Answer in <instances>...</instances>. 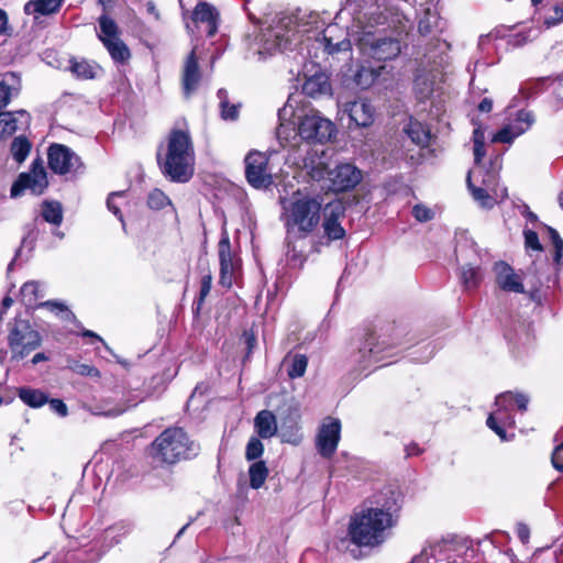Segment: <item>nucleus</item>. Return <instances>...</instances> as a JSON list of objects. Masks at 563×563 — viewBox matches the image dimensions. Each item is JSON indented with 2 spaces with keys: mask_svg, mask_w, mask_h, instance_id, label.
<instances>
[{
  "mask_svg": "<svg viewBox=\"0 0 563 563\" xmlns=\"http://www.w3.org/2000/svg\"><path fill=\"white\" fill-rule=\"evenodd\" d=\"M49 408L56 412L59 417H66L68 413V409L66 404L60 399H51L47 401Z\"/></svg>",
  "mask_w": 563,
  "mask_h": 563,
  "instance_id": "nucleus-55",
  "label": "nucleus"
},
{
  "mask_svg": "<svg viewBox=\"0 0 563 563\" xmlns=\"http://www.w3.org/2000/svg\"><path fill=\"white\" fill-rule=\"evenodd\" d=\"M147 205L151 209L161 210L170 205V200L161 189L156 188L148 194Z\"/></svg>",
  "mask_w": 563,
  "mask_h": 563,
  "instance_id": "nucleus-46",
  "label": "nucleus"
},
{
  "mask_svg": "<svg viewBox=\"0 0 563 563\" xmlns=\"http://www.w3.org/2000/svg\"><path fill=\"white\" fill-rule=\"evenodd\" d=\"M391 349L386 340H378L374 333H369L351 354L350 362L356 369L365 371L391 356Z\"/></svg>",
  "mask_w": 563,
  "mask_h": 563,
  "instance_id": "nucleus-7",
  "label": "nucleus"
},
{
  "mask_svg": "<svg viewBox=\"0 0 563 563\" xmlns=\"http://www.w3.org/2000/svg\"><path fill=\"white\" fill-rule=\"evenodd\" d=\"M461 282L466 289H475L482 282L479 266L464 265L460 274Z\"/></svg>",
  "mask_w": 563,
  "mask_h": 563,
  "instance_id": "nucleus-39",
  "label": "nucleus"
},
{
  "mask_svg": "<svg viewBox=\"0 0 563 563\" xmlns=\"http://www.w3.org/2000/svg\"><path fill=\"white\" fill-rule=\"evenodd\" d=\"M495 180H497V178ZM490 191L493 194V197H496V203L498 201L505 200L508 197L507 188L505 186H499L497 181H494L490 185Z\"/></svg>",
  "mask_w": 563,
  "mask_h": 563,
  "instance_id": "nucleus-57",
  "label": "nucleus"
},
{
  "mask_svg": "<svg viewBox=\"0 0 563 563\" xmlns=\"http://www.w3.org/2000/svg\"><path fill=\"white\" fill-rule=\"evenodd\" d=\"M32 148V143L25 136H16L13 139L10 152L13 159L21 164L29 156Z\"/></svg>",
  "mask_w": 563,
  "mask_h": 563,
  "instance_id": "nucleus-40",
  "label": "nucleus"
},
{
  "mask_svg": "<svg viewBox=\"0 0 563 563\" xmlns=\"http://www.w3.org/2000/svg\"><path fill=\"white\" fill-rule=\"evenodd\" d=\"M124 192L123 191H115L112 192L108 199H107V207L108 209L120 220L123 221V216L120 211L119 206L115 203V199L123 198Z\"/></svg>",
  "mask_w": 563,
  "mask_h": 563,
  "instance_id": "nucleus-52",
  "label": "nucleus"
},
{
  "mask_svg": "<svg viewBox=\"0 0 563 563\" xmlns=\"http://www.w3.org/2000/svg\"><path fill=\"white\" fill-rule=\"evenodd\" d=\"M341 439V421L338 418L327 417L319 427L316 437L318 453L330 459L335 453Z\"/></svg>",
  "mask_w": 563,
  "mask_h": 563,
  "instance_id": "nucleus-13",
  "label": "nucleus"
},
{
  "mask_svg": "<svg viewBox=\"0 0 563 563\" xmlns=\"http://www.w3.org/2000/svg\"><path fill=\"white\" fill-rule=\"evenodd\" d=\"M552 465L559 472H563V445H558L552 454Z\"/></svg>",
  "mask_w": 563,
  "mask_h": 563,
  "instance_id": "nucleus-58",
  "label": "nucleus"
},
{
  "mask_svg": "<svg viewBox=\"0 0 563 563\" xmlns=\"http://www.w3.org/2000/svg\"><path fill=\"white\" fill-rule=\"evenodd\" d=\"M21 300L27 308L38 307V300L45 296L43 284L31 280L23 284L20 290Z\"/></svg>",
  "mask_w": 563,
  "mask_h": 563,
  "instance_id": "nucleus-29",
  "label": "nucleus"
},
{
  "mask_svg": "<svg viewBox=\"0 0 563 563\" xmlns=\"http://www.w3.org/2000/svg\"><path fill=\"white\" fill-rule=\"evenodd\" d=\"M515 405L518 407L520 411H526L529 402V398L523 394L515 395Z\"/></svg>",
  "mask_w": 563,
  "mask_h": 563,
  "instance_id": "nucleus-60",
  "label": "nucleus"
},
{
  "mask_svg": "<svg viewBox=\"0 0 563 563\" xmlns=\"http://www.w3.org/2000/svg\"><path fill=\"white\" fill-rule=\"evenodd\" d=\"M416 97L420 101L429 99L433 93V80L426 75L417 76L413 85Z\"/></svg>",
  "mask_w": 563,
  "mask_h": 563,
  "instance_id": "nucleus-42",
  "label": "nucleus"
},
{
  "mask_svg": "<svg viewBox=\"0 0 563 563\" xmlns=\"http://www.w3.org/2000/svg\"><path fill=\"white\" fill-rule=\"evenodd\" d=\"M288 115H292V108L286 103L278 110L279 125L276 131L277 137L284 147H295L299 140L307 144H324L330 141L335 132L333 122L317 110L311 109L299 115L296 129H291L286 123Z\"/></svg>",
  "mask_w": 563,
  "mask_h": 563,
  "instance_id": "nucleus-2",
  "label": "nucleus"
},
{
  "mask_svg": "<svg viewBox=\"0 0 563 563\" xmlns=\"http://www.w3.org/2000/svg\"><path fill=\"white\" fill-rule=\"evenodd\" d=\"M412 216L419 222H427L433 219L434 213L430 208L423 205H416L412 208Z\"/></svg>",
  "mask_w": 563,
  "mask_h": 563,
  "instance_id": "nucleus-51",
  "label": "nucleus"
},
{
  "mask_svg": "<svg viewBox=\"0 0 563 563\" xmlns=\"http://www.w3.org/2000/svg\"><path fill=\"white\" fill-rule=\"evenodd\" d=\"M192 19L195 22L207 23L208 26L210 27V31H209L210 34H212L214 32L217 12L212 5H210L206 2L198 3L194 10Z\"/></svg>",
  "mask_w": 563,
  "mask_h": 563,
  "instance_id": "nucleus-34",
  "label": "nucleus"
},
{
  "mask_svg": "<svg viewBox=\"0 0 563 563\" xmlns=\"http://www.w3.org/2000/svg\"><path fill=\"white\" fill-rule=\"evenodd\" d=\"M442 22L435 8L427 7L418 16V31L421 35H431L442 31Z\"/></svg>",
  "mask_w": 563,
  "mask_h": 563,
  "instance_id": "nucleus-28",
  "label": "nucleus"
},
{
  "mask_svg": "<svg viewBox=\"0 0 563 563\" xmlns=\"http://www.w3.org/2000/svg\"><path fill=\"white\" fill-rule=\"evenodd\" d=\"M374 504L355 512L351 518L349 536L352 543L358 547L380 545L385 542L388 531L397 525L400 506L393 490L380 493Z\"/></svg>",
  "mask_w": 563,
  "mask_h": 563,
  "instance_id": "nucleus-1",
  "label": "nucleus"
},
{
  "mask_svg": "<svg viewBox=\"0 0 563 563\" xmlns=\"http://www.w3.org/2000/svg\"><path fill=\"white\" fill-rule=\"evenodd\" d=\"M30 114L24 110L0 112V136H9L19 130L27 128Z\"/></svg>",
  "mask_w": 563,
  "mask_h": 563,
  "instance_id": "nucleus-25",
  "label": "nucleus"
},
{
  "mask_svg": "<svg viewBox=\"0 0 563 563\" xmlns=\"http://www.w3.org/2000/svg\"><path fill=\"white\" fill-rule=\"evenodd\" d=\"M212 285V276L210 273L201 277L199 305H201L205 298L209 295Z\"/></svg>",
  "mask_w": 563,
  "mask_h": 563,
  "instance_id": "nucleus-53",
  "label": "nucleus"
},
{
  "mask_svg": "<svg viewBox=\"0 0 563 563\" xmlns=\"http://www.w3.org/2000/svg\"><path fill=\"white\" fill-rule=\"evenodd\" d=\"M133 529L129 521H119L104 530V540L109 547H113L121 542Z\"/></svg>",
  "mask_w": 563,
  "mask_h": 563,
  "instance_id": "nucleus-33",
  "label": "nucleus"
},
{
  "mask_svg": "<svg viewBox=\"0 0 563 563\" xmlns=\"http://www.w3.org/2000/svg\"><path fill=\"white\" fill-rule=\"evenodd\" d=\"M269 474L264 461L253 462L249 467L250 486L253 489L261 488Z\"/></svg>",
  "mask_w": 563,
  "mask_h": 563,
  "instance_id": "nucleus-37",
  "label": "nucleus"
},
{
  "mask_svg": "<svg viewBox=\"0 0 563 563\" xmlns=\"http://www.w3.org/2000/svg\"><path fill=\"white\" fill-rule=\"evenodd\" d=\"M362 180V173L352 164H341L334 169H329L325 177L327 188L335 191H346L354 188Z\"/></svg>",
  "mask_w": 563,
  "mask_h": 563,
  "instance_id": "nucleus-14",
  "label": "nucleus"
},
{
  "mask_svg": "<svg viewBox=\"0 0 563 563\" xmlns=\"http://www.w3.org/2000/svg\"><path fill=\"white\" fill-rule=\"evenodd\" d=\"M218 253L220 260V284L224 287H231L239 268V260L231 252L228 232H223L221 235Z\"/></svg>",
  "mask_w": 563,
  "mask_h": 563,
  "instance_id": "nucleus-17",
  "label": "nucleus"
},
{
  "mask_svg": "<svg viewBox=\"0 0 563 563\" xmlns=\"http://www.w3.org/2000/svg\"><path fill=\"white\" fill-rule=\"evenodd\" d=\"M99 40L115 63L124 64L131 57L129 47L119 36V27L113 19L102 14L99 20Z\"/></svg>",
  "mask_w": 563,
  "mask_h": 563,
  "instance_id": "nucleus-8",
  "label": "nucleus"
},
{
  "mask_svg": "<svg viewBox=\"0 0 563 563\" xmlns=\"http://www.w3.org/2000/svg\"><path fill=\"white\" fill-rule=\"evenodd\" d=\"M404 131L408 137L418 146H428L430 141V130L421 122L410 119Z\"/></svg>",
  "mask_w": 563,
  "mask_h": 563,
  "instance_id": "nucleus-31",
  "label": "nucleus"
},
{
  "mask_svg": "<svg viewBox=\"0 0 563 563\" xmlns=\"http://www.w3.org/2000/svg\"><path fill=\"white\" fill-rule=\"evenodd\" d=\"M344 206L341 201H332L323 208L322 228L324 235L329 241L341 240L345 236V230L341 225V219L344 218Z\"/></svg>",
  "mask_w": 563,
  "mask_h": 563,
  "instance_id": "nucleus-20",
  "label": "nucleus"
},
{
  "mask_svg": "<svg viewBox=\"0 0 563 563\" xmlns=\"http://www.w3.org/2000/svg\"><path fill=\"white\" fill-rule=\"evenodd\" d=\"M70 71L80 79H92L97 76L100 67L96 64L89 63L88 60L71 59Z\"/></svg>",
  "mask_w": 563,
  "mask_h": 563,
  "instance_id": "nucleus-36",
  "label": "nucleus"
},
{
  "mask_svg": "<svg viewBox=\"0 0 563 563\" xmlns=\"http://www.w3.org/2000/svg\"><path fill=\"white\" fill-rule=\"evenodd\" d=\"M199 451L200 445L179 427L167 428L150 446L151 456L155 461L168 465L196 457Z\"/></svg>",
  "mask_w": 563,
  "mask_h": 563,
  "instance_id": "nucleus-4",
  "label": "nucleus"
},
{
  "mask_svg": "<svg viewBox=\"0 0 563 563\" xmlns=\"http://www.w3.org/2000/svg\"><path fill=\"white\" fill-rule=\"evenodd\" d=\"M298 40L297 24L290 16L280 18L266 35L277 49H288Z\"/></svg>",
  "mask_w": 563,
  "mask_h": 563,
  "instance_id": "nucleus-19",
  "label": "nucleus"
},
{
  "mask_svg": "<svg viewBox=\"0 0 563 563\" xmlns=\"http://www.w3.org/2000/svg\"><path fill=\"white\" fill-rule=\"evenodd\" d=\"M42 342L41 334L32 328L29 321L16 319L11 324L8 335V345L11 351V358L23 360L31 352L36 350Z\"/></svg>",
  "mask_w": 563,
  "mask_h": 563,
  "instance_id": "nucleus-6",
  "label": "nucleus"
},
{
  "mask_svg": "<svg viewBox=\"0 0 563 563\" xmlns=\"http://www.w3.org/2000/svg\"><path fill=\"white\" fill-rule=\"evenodd\" d=\"M70 369L81 376L99 377L100 372L95 366L84 363H74L70 365Z\"/></svg>",
  "mask_w": 563,
  "mask_h": 563,
  "instance_id": "nucleus-49",
  "label": "nucleus"
},
{
  "mask_svg": "<svg viewBox=\"0 0 563 563\" xmlns=\"http://www.w3.org/2000/svg\"><path fill=\"white\" fill-rule=\"evenodd\" d=\"M264 453V445L258 437H251L245 448V459L256 462Z\"/></svg>",
  "mask_w": 563,
  "mask_h": 563,
  "instance_id": "nucleus-44",
  "label": "nucleus"
},
{
  "mask_svg": "<svg viewBox=\"0 0 563 563\" xmlns=\"http://www.w3.org/2000/svg\"><path fill=\"white\" fill-rule=\"evenodd\" d=\"M379 76V69L362 67L355 75V82L362 89L371 87Z\"/></svg>",
  "mask_w": 563,
  "mask_h": 563,
  "instance_id": "nucleus-43",
  "label": "nucleus"
},
{
  "mask_svg": "<svg viewBox=\"0 0 563 563\" xmlns=\"http://www.w3.org/2000/svg\"><path fill=\"white\" fill-rule=\"evenodd\" d=\"M245 177L255 189H267L274 183L273 174L268 166V156L258 151H251L245 159Z\"/></svg>",
  "mask_w": 563,
  "mask_h": 563,
  "instance_id": "nucleus-10",
  "label": "nucleus"
},
{
  "mask_svg": "<svg viewBox=\"0 0 563 563\" xmlns=\"http://www.w3.org/2000/svg\"><path fill=\"white\" fill-rule=\"evenodd\" d=\"M307 174L317 181H324L329 173V155L325 150L311 148L302 161Z\"/></svg>",
  "mask_w": 563,
  "mask_h": 563,
  "instance_id": "nucleus-21",
  "label": "nucleus"
},
{
  "mask_svg": "<svg viewBox=\"0 0 563 563\" xmlns=\"http://www.w3.org/2000/svg\"><path fill=\"white\" fill-rule=\"evenodd\" d=\"M563 21V8L560 5H555L553 8V15L545 18L544 23L547 26H553Z\"/></svg>",
  "mask_w": 563,
  "mask_h": 563,
  "instance_id": "nucleus-56",
  "label": "nucleus"
},
{
  "mask_svg": "<svg viewBox=\"0 0 563 563\" xmlns=\"http://www.w3.org/2000/svg\"><path fill=\"white\" fill-rule=\"evenodd\" d=\"M331 90V85L328 76L322 71H317L306 78L302 85V92L309 97L316 98L318 96L327 95Z\"/></svg>",
  "mask_w": 563,
  "mask_h": 563,
  "instance_id": "nucleus-27",
  "label": "nucleus"
},
{
  "mask_svg": "<svg viewBox=\"0 0 563 563\" xmlns=\"http://www.w3.org/2000/svg\"><path fill=\"white\" fill-rule=\"evenodd\" d=\"M322 205L318 198L301 197L285 207V223L302 236L311 234L319 225Z\"/></svg>",
  "mask_w": 563,
  "mask_h": 563,
  "instance_id": "nucleus-5",
  "label": "nucleus"
},
{
  "mask_svg": "<svg viewBox=\"0 0 563 563\" xmlns=\"http://www.w3.org/2000/svg\"><path fill=\"white\" fill-rule=\"evenodd\" d=\"M195 148L188 129H173L165 152L157 153L162 174L174 183H187L195 173Z\"/></svg>",
  "mask_w": 563,
  "mask_h": 563,
  "instance_id": "nucleus-3",
  "label": "nucleus"
},
{
  "mask_svg": "<svg viewBox=\"0 0 563 563\" xmlns=\"http://www.w3.org/2000/svg\"><path fill=\"white\" fill-rule=\"evenodd\" d=\"M334 29H335V26H328L324 31V34L322 37L324 49L328 52V54H334V53L350 51L351 49V40L344 37L342 40L333 42L331 33Z\"/></svg>",
  "mask_w": 563,
  "mask_h": 563,
  "instance_id": "nucleus-38",
  "label": "nucleus"
},
{
  "mask_svg": "<svg viewBox=\"0 0 563 563\" xmlns=\"http://www.w3.org/2000/svg\"><path fill=\"white\" fill-rule=\"evenodd\" d=\"M485 156V143L474 145V162L478 170L482 168V161Z\"/></svg>",
  "mask_w": 563,
  "mask_h": 563,
  "instance_id": "nucleus-59",
  "label": "nucleus"
},
{
  "mask_svg": "<svg viewBox=\"0 0 563 563\" xmlns=\"http://www.w3.org/2000/svg\"><path fill=\"white\" fill-rule=\"evenodd\" d=\"M38 307L47 308L49 311L55 314H62V318L65 320H69L74 318L73 312L60 301L56 300H47L38 303Z\"/></svg>",
  "mask_w": 563,
  "mask_h": 563,
  "instance_id": "nucleus-47",
  "label": "nucleus"
},
{
  "mask_svg": "<svg viewBox=\"0 0 563 563\" xmlns=\"http://www.w3.org/2000/svg\"><path fill=\"white\" fill-rule=\"evenodd\" d=\"M492 170L488 172L487 178H483V184L485 185V188L483 187H475L472 184V175H475L477 170L468 172L467 175V186L472 192V196L475 201L478 202V205L486 209H492L496 205V197H493V194L490 191V185L495 181L496 177L498 176V172L500 169V158L498 156L495 157L494 161L490 162Z\"/></svg>",
  "mask_w": 563,
  "mask_h": 563,
  "instance_id": "nucleus-16",
  "label": "nucleus"
},
{
  "mask_svg": "<svg viewBox=\"0 0 563 563\" xmlns=\"http://www.w3.org/2000/svg\"><path fill=\"white\" fill-rule=\"evenodd\" d=\"M254 429L261 439H271L277 433L276 416L269 410H261L254 418Z\"/></svg>",
  "mask_w": 563,
  "mask_h": 563,
  "instance_id": "nucleus-26",
  "label": "nucleus"
},
{
  "mask_svg": "<svg viewBox=\"0 0 563 563\" xmlns=\"http://www.w3.org/2000/svg\"><path fill=\"white\" fill-rule=\"evenodd\" d=\"M468 551L473 552L466 544L444 541L430 547L426 555L428 563H463L461 556Z\"/></svg>",
  "mask_w": 563,
  "mask_h": 563,
  "instance_id": "nucleus-18",
  "label": "nucleus"
},
{
  "mask_svg": "<svg viewBox=\"0 0 563 563\" xmlns=\"http://www.w3.org/2000/svg\"><path fill=\"white\" fill-rule=\"evenodd\" d=\"M493 109V100L490 98H484L479 103H478V110L481 112H484V113H488L490 112Z\"/></svg>",
  "mask_w": 563,
  "mask_h": 563,
  "instance_id": "nucleus-62",
  "label": "nucleus"
},
{
  "mask_svg": "<svg viewBox=\"0 0 563 563\" xmlns=\"http://www.w3.org/2000/svg\"><path fill=\"white\" fill-rule=\"evenodd\" d=\"M239 115V109L235 104H230L229 101H223L221 106V117L224 120H235Z\"/></svg>",
  "mask_w": 563,
  "mask_h": 563,
  "instance_id": "nucleus-54",
  "label": "nucleus"
},
{
  "mask_svg": "<svg viewBox=\"0 0 563 563\" xmlns=\"http://www.w3.org/2000/svg\"><path fill=\"white\" fill-rule=\"evenodd\" d=\"M547 230H548L549 236H550L552 244L554 246V250H555L554 258H553L554 263L558 266H562L563 265V239L560 236L559 232L555 229L548 227Z\"/></svg>",
  "mask_w": 563,
  "mask_h": 563,
  "instance_id": "nucleus-45",
  "label": "nucleus"
},
{
  "mask_svg": "<svg viewBox=\"0 0 563 563\" xmlns=\"http://www.w3.org/2000/svg\"><path fill=\"white\" fill-rule=\"evenodd\" d=\"M64 0H30L24 5V12L29 15H49L56 13Z\"/></svg>",
  "mask_w": 563,
  "mask_h": 563,
  "instance_id": "nucleus-30",
  "label": "nucleus"
},
{
  "mask_svg": "<svg viewBox=\"0 0 563 563\" xmlns=\"http://www.w3.org/2000/svg\"><path fill=\"white\" fill-rule=\"evenodd\" d=\"M43 219L54 225H59L63 221V208L57 201H44L42 205Z\"/></svg>",
  "mask_w": 563,
  "mask_h": 563,
  "instance_id": "nucleus-41",
  "label": "nucleus"
},
{
  "mask_svg": "<svg viewBox=\"0 0 563 563\" xmlns=\"http://www.w3.org/2000/svg\"><path fill=\"white\" fill-rule=\"evenodd\" d=\"M286 367L287 375L291 378H299L303 376L308 366V358L303 354H289L283 362Z\"/></svg>",
  "mask_w": 563,
  "mask_h": 563,
  "instance_id": "nucleus-32",
  "label": "nucleus"
},
{
  "mask_svg": "<svg viewBox=\"0 0 563 563\" xmlns=\"http://www.w3.org/2000/svg\"><path fill=\"white\" fill-rule=\"evenodd\" d=\"M48 186L47 174L43 161L38 157L35 158L27 173L19 175L18 179L11 187V197L15 198L23 194L24 190H30L33 195H42Z\"/></svg>",
  "mask_w": 563,
  "mask_h": 563,
  "instance_id": "nucleus-9",
  "label": "nucleus"
},
{
  "mask_svg": "<svg viewBox=\"0 0 563 563\" xmlns=\"http://www.w3.org/2000/svg\"><path fill=\"white\" fill-rule=\"evenodd\" d=\"M536 122L532 111L521 109L517 111L516 117L503 126L494 136L495 143H512L517 137L526 133Z\"/></svg>",
  "mask_w": 563,
  "mask_h": 563,
  "instance_id": "nucleus-15",
  "label": "nucleus"
},
{
  "mask_svg": "<svg viewBox=\"0 0 563 563\" xmlns=\"http://www.w3.org/2000/svg\"><path fill=\"white\" fill-rule=\"evenodd\" d=\"M494 273L496 275V284L504 291L516 294L525 292L522 278L506 262L500 261L495 263Z\"/></svg>",
  "mask_w": 563,
  "mask_h": 563,
  "instance_id": "nucleus-22",
  "label": "nucleus"
},
{
  "mask_svg": "<svg viewBox=\"0 0 563 563\" xmlns=\"http://www.w3.org/2000/svg\"><path fill=\"white\" fill-rule=\"evenodd\" d=\"M343 111L347 113L352 122L362 128L372 125L375 119L374 107L364 98L346 102Z\"/></svg>",
  "mask_w": 563,
  "mask_h": 563,
  "instance_id": "nucleus-23",
  "label": "nucleus"
},
{
  "mask_svg": "<svg viewBox=\"0 0 563 563\" xmlns=\"http://www.w3.org/2000/svg\"><path fill=\"white\" fill-rule=\"evenodd\" d=\"M407 456H415L421 453V449L416 443H410L405 449Z\"/></svg>",
  "mask_w": 563,
  "mask_h": 563,
  "instance_id": "nucleus-63",
  "label": "nucleus"
},
{
  "mask_svg": "<svg viewBox=\"0 0 563 563\" xmlns=\"http://www.w3.org/2000/svg\"><path fill=\"white\" fill-rule=\"evenodd\" d=\"M474 145L484 144V133L479 129H475L473 132Z\"/></svg>",
  "mask_w": 563,
  "mask_h": 563,
  "instance_id": "nucleus-64",
  "label": "nucleus"
},
{
  "mask_svg": "<svg viewBox=\"0 0 563 563\" xmlns=\"http://www.w3.org/2000/svg\"><path fill=\"white\" fill-rule=\"evenodd\" d=\"M16 93L18 90L8 82V77L5 76L0 81V110L5 108L9 104L11 98Z\"/></svg>",
  "mask_w": 563,
  "mask_h": 563,
  "instance_id": "nucleus-48",
  "label": "nucleus"
},
{
  "mask_svg": "<svg viewBox=\"0 0 563 563\" xmlns=\"http://www.w3.org/2000/svg\"><path fill=\"white\" fill-rule=\"evenodd\" d=\"M20 399L32 408H40L48 401V396L40 389L21 387L18 389Z\"/></svg>",
  "mask_w": 563,
  "mask_h": 563,
  "instance_id": "nucleus-35",
  "label": "nucleus"
},
{
  "mask_svg": "<svg viewBox=\"0 0 563 563\" xmlns=\"http://www.w3.org/2000/svg\"><path fill=\"white\" fill-rule=\"evenodd\" d=\"M517 534H518V538L523 542H528L529 540V534H530V531H529V528L523 525V523H519L517 526Z\"/></svg>",
  "mask_w": 563,
  "mask_h": 563,
  "instance_id": "nucleus-61",
  "label": "nucleus"
},
{
  "mask_svg": "<svg viewBox=\"0 0 563 563\" xmlns=\"http://www.w3.org/2000/svg\"><path fill=\"white\" fill-rule=\"evenodd\" d=\"M515 395L511 391H506L496 397L495 405L497 410L490 413L487 418L486 424L489 429L496 432L501 440H507L505 426L511 427L515 421L510 416V411L515 406Z\"/></svg>",
  "mask_w": 563,
  "mask_h": 563,
  "instance_id": "nucleus-11",
  "label": "nucleus"
},
{
  "mask_svg": "<svg viewBox=\"0 0 563 563\" xmlns=\"http://www.w3.org/2000/svg\"><path fill=\"white\" fill-rule=\"evenodd\" d=\"M525 245L527 250L541 252L543 250L542 244L539 241L537 232L532 230H525Z\"/></svg>",
  "mask_w": 563,
  "mask_h": 563,
  "instance_id": "nucleus-50",
  "label": "nucleus"
},
{
  "mask_svg": "<svg viewBox=\"0 0 563 563\" xmlns=\"http://www.w3.org/2000/svg\"><path fill=\"white\" fill-rule=\"evenodd\" d=\"M48 167L58 175L76 173L81 167L80 157L64 144L54 143L47 151Z\"/></svg>",
  "mask_w": 563,
  "mask_h": 563,
  "instance_id": "nucleus-12",
  "label": "nucleus"
},
{
  "mask_svg": "<svg viewBox=\"0 0 563 563\" xmlns=\"http://www.w3.org/2000/svg\"><path fill=\"white\" fill-rule=\"evenodd\" d=\"M201 73L195 51L186 57L183 66L181 87L185 97L189 98L198 88Z\"/></svg>",
  "mask_w": 563,
  "mask_h": 563,
  "instance_id": "nucleus-24",
  "label": "nucleus"
}]
</instances>
